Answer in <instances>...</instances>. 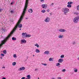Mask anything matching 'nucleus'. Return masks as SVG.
<instances>
[{"instance_id":"nucleus-10","label":"nucleus","mask_w":79,"mask_h":79,"mask_svg":"<svg viewBox=\"0 0 79 79\" xmlns=\"http://www.w3.org/2000/svg\"><path fill=\"white\" fill-rule=\"evenodd\" d=\"M64 37L63 35H62L61 34V35H59L58 36V37L59 39H62Z\"/></svg>"},{"instance_id":"nucleus-4","label":"nucleus","mask_w":79,"mask_h":79,"mask_svg":"<svg viewBox=\"0 0 79 79\" xmlns=\"http://www.w3.org/2000/svg\"><path fill=\"white\" fill-rule=\"evenodd\" d=\"M50 21V19L49 17H46L45 19H44V21L46 23H49Z\"/></svg>"},{"instance_id":"nucleus-50","label":"nucleus","mask_w":79,"mask_h":79,"mask_svg":"<svg viewBox=\"0 0 79 79\" xmlns=\"http://www.w3.org/2000/svg\"><path fill=\"white\" fill-rule=\"evenodd\" d=\"M35 56L34 55H33V56Z\"/></svg>"},{"instance_id":"nucleus-39","label":"nucleus","mask_w":79,"mask_h":79,"mask_svg":"<svg viewBox=\"0 0 79 79\" xmlns=\"http://www.w3.org/2000/svg\"><path fill=\"white\" fill-rule=\"evenodd\" d=\"M38 70V69H35V71H37Z\"/></svg>"},{"instance_id":"nucleus-45","label":"nucleus","mask_w":79,"mask_h":79,"mask_svg":"<svg viewBox=\"0 0 79 79\" xmlns=\"http://www.w3.org/2000/svg\"><path fill=\"white\" fill-rule=\"evenodd\" d=\"M52 79H55V78H52Z\"/></svg>"},{"instance_id":"nucleus-46","label":"nucleus","mask_w":79,"mask_h":79,"mask_svg":"<svg viewBox=\"0 0 79 79\" xmlns=\"http://www.w3.org/2000/svg\"><path fill=\"white\" fill-rule=\"evenodd\" d=\"M3 59V58L2 57H1V59L2 60Z\"/></svg>"},{"instance_id":"nucleus-42","label":"nucleus","mask_w":79,"mask_h":79,"mask_svg":"<svg viewBox=\"0 0 79 79\" xmlns=\"http://www.w3.org/2000/svg\"><path fill=\"white\" fill-rule=\"evenodd\" d=\"M2 9H0V13L2 12Z\"/></svg>"},{"instance_id":"nucleus-48","label":"nucleus","mask_w":79,"mask_h":79,"mask_svg":"<svg viewBox=\"0 0 79 79\" xmlns=\"http://www.w3.org/2000/svg\"><path fill=\"white\" fill-rule=\"evenodd\" d=\"M77 60H79V57L77 58Z\"/></svg>"},{"instance_id":"nucleus-49","label":"nucleus","mask_w":79,"mask_h":79,"mask_svg":"<svg viewBox=\"0 0 79 79\" xmlns=\"http://www.w3.org/2000/svg\"><path fill=\"white\" fill-rule=\"evenodd\" d=\"M19 30H20H20H21V28H20Z\"/></svg>"},{"instance_id":"nucleus-2","label":"nucleus","mask_w":79,"mask_h":79,"mask_svg":"<svg viewBox=\"0 0 79 79\" xmlns=\"http://www.w3.org/2000/svg\"><path fill=\"white\" fill-rule=\"evenodd\" d=\"M62 11L63 12L64 14H66L69 11V10L67 8L64 7L62 9Z\"/></svg>"},{"instance_id":"nucleus-51","label":"nucleus","mask_w":79,"mask_h":79,"mask_svg":"<svg viewBox=\"0 0 79 79\" xmlns=\"http://www.w3.org/2000/svg\"><path fill=\"white\" fill-rule=\"evenodd\" d=\"M3 68H5V67H4Z\"/></svg>"},{"instance_id":"nucleus-25","label":"nucleus","mask_w":79,"mask_h":79,"mask_svg":"<svg viewBox=\"0 0 79 79\" xmlns=\"http://www.w3.org/2000/svg\"><path fill=\"white\" fill-rule=\"evenodd\" d=\"M16 64V62H14L12 63L13 66H15Z\"/></svg>"},{"instance_id":"nucleus-9","label":"nucleus","mask_w":79,"mask_h":79,"mask_svg":"<svg viewBox=\"0 0 79 79\" xmlns=\"http://www.w3.org/2000/svg\"><path fill=\"white\" fill-rule=\"evenodd\" d=\"M63 58L59 59L58 60V62L59 63H62V62H63Z\"/></svg>"},{"instance_id":"nucleus-15","label":"nucleus","mask_w":79,"mask_h":79,"mask_svg":"<svg viewBox=\"0 0 79 79\" xmlns=\"http://www.w3.org/2000/svg\"><path fill=\"white\" fill-rule=\"evenodd\" d=\"M31 37V35H30V34H28L27 35V34H26V37Z\"/></svg>"},{"instance_id":"nucleus-33","label":"nucleus","mask_w":79,"mask_h":79,"mask_svg":"<svg viewBox=\"0 0 79 79\" xmlns=\"http://www.w3.org/2000/svg\"><path fill=\"white\" fill-rule=\"evenodd\" d=\"M66 71V69H64L62 70V72H64Z\"/></svg>"},{"instance_id":"nucleus-22","label":"nucleus","mask_w":79,"mask_h":79,"mask_svg":"<svg viewBox=\"0 0 79 79\" xmlns=\"http://www.w3.org/2000/svg\"><path fill=\"white\" fill-rule=\"evenodd\" d=\"M13 57L15 58H17V56H16V54H14L13 55Z\"/></svg>"},{"instance_id":"nucleus-26","label":"nucleus","mask_w":79,"mask_h":79,"mask_svg":"<svg viewBox=\"0 0 79 79\" xmlns=\"http://www.w3.org/2000/svg\"><path fill=\"white\" fill-rule=\"evenodd\" d=\"M64 55H62L60 56L61 58H64Z\"/></svg>"},{"instance_id":"nucleus-40","label":"nucleus","mask_w":79,"mask_h":79,"mask_svg":"<svg viewBox=\"0 0 79 79\" xmlns=\"http://www.w3.org/2000/svg\"><path fill=\"white\" fill-rule=\"evenodd\" d=\"M52 5H53V3H52L51 4V6H52Z\"/></svg>"},{"instance_id":"nucleus-1","label":"nucleus","mask_w":79,"mask_h":79,"mask_svg":"<svg viewBox=\"0 0 79 79\" xmlns=\"http://www.w3.org/2000/svg\"><path fill=\"white\" fill-rule=\"evenodd\" d=\"M29 2V0H26L24 8V9L23 12L22 14V15L21 16L19 20L18 23L16 24V26L13 29V30H12L11 32L8 35L6 39H5L4 40L2 41L1 44H0V48L2 46L3 44H4L7 40H8V38H10V36L12 34H13V32L15 31L16 29V28L18 27V26L19 28H21L23 26V25L22 24H20V23H21V20H22V19L23 18L24 16V14H25V12L26 10V9L27 7V5H28V2Z\"/></svg>"},{"instance_id":"nucleus-6","label":"nucleus","mask_w":79,"mask_h":79,"mask_svg":"<svg viewBox=\"0 0 79 79\" xmlns=\"http://www.w3.org/2000/svg\"><path fill=\"white\" fill-rule=\"evenodd\" d=\"M20 43L21 44H26V40L24 39L21 40L20 41Z\"/></svg>"},{"instance_id":"nucleus-8","label":"nucleus","mask_w":79,"mask_h":79,"mask_svg":"<svg viewBox=\"0 0 79 79\" xmlns=\"http://www.w3.org/2000/svg\"><path fill=\"white\" fill-rule=\"evenodd\" d=\"M24 69H25V67H22L20 68L18 70L20 71H24Z\"/></svg>"},{"instance_id":"nucleus-17","label":"nucleus","mask_w":79,"mask_h":79,"mask_svg":"<svg viewBox=\"0 0 79 79\" xmlns=\"http://www.w3.org/2000/svg\"><path fill=\"white\" fill-rule=\"evenodd\" d=\"M73 71L75 73H77V68H75L74 69Z\"/></svg>"},{"instance_id":"nucleus-24","label":"nucleus","mask_w":79,"mask_h":79,"mask_svg":"<svg viewBox=\"0 0 79 79\" xmlns=\"http://www.w3.org/2000/svg\"><path fill=\"white\" fill-rule=\"evenodd\" d=\"M77 10L78 11H79V5H78L77 6Z\"/></svg>"},{"instance_id":"nucleus-47","label":"nucleus","mask_w":79,"mask_h":79,"mask_svg":"<svg viewBox=\"0 0 79 79\" xmlns=\"http://www.w3.org/2000/svg\"><path fill=\"white\" fill-rule=\"evenodd\" d=\"M26 19H28V18H26Z\"/></svg>"},{"instance_id":"nucleus-31","label":"nucleus","mask_w":79,"mask_h":79,"mask_svg":"<svg viewBox=\"0 0 79 79\" xmlns=\"http://www.w3.org/2000/svg\"><path fill=\"white\" fill-rule=\"evenodd\" d=\"M1 56H2V57H3L5 56V55H4L2 53L1 55Z\"/></svg>"},{"instance_id":"nucleus-27","label":"nucleus","mask_w":79,"mask_h":79,"mask_svg":"<svg viewBox=\"0 0 79 79\" xmlns=\"http://www.w3.org/2000/svg\"><path fill=\"white\" fill-rule=\"evenodd\" d=\"M12 39L13 40H16V38H14V37H13Z\"/></svg>"},{"instance_id":"nucleus-23","label":"nucleus","mask_w":79,"mask_h":79,"mask_svg":"<svg viewBox=\"0 0 79 79\" xmlns=\"http://www.w3.org/2000/svg\"><path fill=\"white\" fill-rule=\"evenodd\" d=\"M4 54H6V50H4L3 51Z\"/></svg>"},{"instance_id":"nucleus-43","label":"nucleus","mask_w":79,"mask_h":79,"mask_svg":"<svg viewBox=\"0 0 79 79\" xmlns=\"http://www.w3.org/2000/svg\"><path fill=\"white\" fill-rule=\"evenodd\" d=\"M2 79H6V78L5 77H3L2 78Z\"/></svg>"},{"instance_id":"nucleus-38","label":"nucleus","mask_w":79,"mask_h":79,"mask_svg":"<svg viewBox=\"0 0 79 79\" xmlns=\"http://www.w3.org/2000/svg\"><path fill=\"white\" fill-rule=\"evenodd\" d=\"M21 79H25V77H22Z\"/></svg>"},{"instance_id":"nucleus-7","label":"nucleus","mask_w":79,"mask_h":79,"mask_svg":"<svg viewBox=\"0 0 79 79\" xmlns=\"http://www.w3.org/2000/svg\"><path fill=\"white\" fill-rule=\"evenodd\" d=\"M47 4H43L41 5V6L43 8L46 9L47 8Z\"/></svg>"},{"instance_id":"nucleus-32","label":"nucleus","mask_w":79,"mask_h":79,"mask_svg":"<svg viewBox=\"0 0 79 79\" xmlns=\"http://www.w3.org/2000/svg\"><path fill=\"white\" fill-rule=\"evenodd\" d=\"M72 44H73V45H75V44H76V42L75 41H73L72 42Z\"/></svg>"},{"instance_id":"nucleus-34","label":"nucleus","mask_w":79,"mask_h":79,"mask_svg":"<svg viewBox=\"0 0 79 79\" xmlns=\"http://www.w3.org/2000/svg\"><path fill=\"white\" fill-rule=\"evenodd\" d=\"M10 13H12V14H13V13H14V11L13 10H11L10 11Z\"/></svg>"},{"instance_id":"nucleus-37","label":"nucleus","mask_w":79,"mask_h":79,"mask_svg":"<svg viewBox=\"0 0 79 79\" xmlns=\"http://www.w3.org/2000/svg\"><path fill=\"white\" fill-rule=\"evenodd\" d=\"M57 79H61V77H58Z\"/></svg>"},{"instance_id":"nucleus-18","label":"nucleus","mask_w":79,"mask_h":79,"mask_svg":"<svg viewBox=\"0 0 79 79\" xmlns=\"http://www.w3.org/2000/svg\"><path fill=\"white\" fill-rule=\"evenodd\" d=\"M53 60V58H50L49 59V61H52Z\"/></svg>"},{"instance_id":"nucleus-36","label":"nucleus","mask_w":79,"mask_h":79,"mask_svg":"<svg viewBox=\"0 0 79 79\" xmlns=\"http://www.w3.org/2000/svg\"><path fill=\"white\" fill-rule=\"evenodd\" d=\"M46 10L47 11V12H48L50 11V10L49 9H48Z\"/></svg>"},{"instance_id":"nucleus-16","label":"nucleus","mask_w":79,"mask_h":79,"mask_svg":"<svg viewBox=\"0 0 79 79\" xmlns=\"http://www.w3.org/2000/svg\"><path fill=\"white\" fill-rule=\"evenodd\" d=\"M32 11H33L31 9H30L28 10V12L30 13H32Z\"/></svg>"},{"instance_id":"nucleus-11","label":"nucleus","mask_w":79,"mask_h":79,"mask_svg":"<svg viewBox=\"0 0 79 79\" xmlns=\"http://www.w3.org/2000/svg\"><path fill=\"white\" fill-rule=\"evenodd\" d=\"M26 34H27L26 33V32L24 33V32H23L22 33V37H26Z\"/></svg>"},{"instance_id":"nucleus-35","label":"nucleus","mask_w":79,"mask_h":79,"mask_svg":"<svg viewBox=\"0 0 79 79\" xmlns=\"http://www.w3.org/2000/svg\"><path fill=\"white\" fill-rule=\"evenodd\" d=\"M41 2H42V3H44V0H40Z\"/></svg>"},{"instance_id":"nucleus-19","label":"nucleus","mask_w":79,"mask_h":79,"mask_svg":"<svg viewBox=\"0 0 79 79\" xmlns=\"http://www.w3.org/2000/svg\"><path fill=\"white\" fill-rule=\"evenodd\" d=\"M27 77L28 79H31V75H27Z\"/></svg>"},{"instance_id":"nucleus-41","label":"nucleus","mask_w":79,"mask_h":79,"mask_svg":"<svg viewBox=\"0 0 79 79\" xmlns=\"http://www.w3.org/2000/svg\"><path fill=\"white\" fill-rule=\"evenodd\" d=\"M75 15H77V14H78L76 12L75 13Z\"/></svg>"},{"instance_id":"nucleus-14","label":"nucleus","mask_w":79,"mask_h":79,"mask_svg":"<svg viewBox=\"0 0 79 79\" xmlns=\"http://www.w3.org/2000/svg\"><path fill=\"white\" fill-rule=\"evenodd\" d=\"M35 47H36L37 48H39V47H40V46L39 44H37V43L35 44Z\"/></svg>"},{"instance_id":"nucleus-21","label":"nucleus","mask_w":79,"mask_h":79,"mask_svg":"<svg viewBox=\"0 0 79 79\" xmlns=\"http://www.w3.org/2000/svg\"><path fill=\"white\" fill-rule=\"evenodd\" d=\"M71 6H72L71 5L69 4L67 6V7L68 8H71Z\"/></svg>"},{"instance_id":"nucleus-3","label":"nucleus","mask_w":79,"mask_h":79,"mask_svg":"<svg viewBox=\"0 0 79 79\" xmlns=\"http://www.w3.org/2000/svg\"><path fill=\"white\" fill-rule=\"evenodd\" d=\"M79 16H77L73 20V23H77L79 21Z\"/></svg>"},{"instance_id":"nucleus-13","label":"nucleus","mask_w":79,"mask_h":79,"mask_svg":"<svg viewBox=\"0 0 79 79\" xmlns=\"http://www.w3.org/2000/svg\"><path fill=\"white\" fill-rule=\"evenodd\" d=\"M35 52L36 53H39L40 52V50H39V49L36 48L35 50Z\"/></svg>"},{"instance_id":"nucleus-44","label":"nucleus","mask_w":79,"mask_h":79,"mask_svg":"<svg viewBox=\"0 0 79 79\" xmlns=\"http://www.w3.org/2000/svg\"><path fill=\"white\" fill-rule=\"evenodd\" d=\"M13 2H11V4L12 5H13Z\"/></svg>"},{"instance_id":"nucleus-12","label":"nucleus","mask_w":79,"mask_h":79,"mask_svg":"<svg viewBox=\"0 0 79 79\" xmlns=\"http://www.w3.org/2000/svg\"><path fill=\"white\" fill-rule=\"evenodd\" d=\"M50 54V52L48 51H46L44 52V54H45V55H48V54Z\"/></svg>"},{"instance_id":"nucleus-20","label":"nucleus","mask_w":79,"mask_h":79,"mask_svg":"<svg viewBox=\"0 0 79 79\" xmlns=\"http://www.w3.org/2000/svg\"><path fill=\"white\" fill-rule=\"evenodd\" d=\"M73 2H69L67 3L68 5H71V4H73Z\"/></svg>"},{"instance_id":"nucleus-28","label":"nucleus","mask_w":79,"mask_h":79,"mask_svg":"<svg viewBox=\"0 0 79 79\" xmlns=\"http://www.w3.org/2000/svg\"><path fill=\"white\" fill-rule=\"evenodd\" d=\"M60 63H57L56 64V66H60Z\"/></svg>"},{"instance_id":"nucleus-30","label":"nucleus","mask_w":79,"mask_h":79,"mask_svg":"<svg viewBox=\"0 0 79 79\" xmlns=\"http://www.w3.org/2000/svg\"><path fill=\"white\" fill-rule=\"evenodd\" d=\"M43 65H44V66H47V64H43V63H41Z\"/></svg>"},{"instance_id":"nucleus-29","label":"nucleus","mask_w":79,"mask_h":79,"mask_svg":"<svg viewBox=\"0 0 79 79\" xmlns=\"http://www.w3.org/2000/svg\"><path fill=\"white\" fill-rule=\"evenodd\" d=\"M41 12L43 13H45V10H42Z\"/></svg>"},{"instance_id":"nucleus-5","label":"nucleus","mask_w":79,"mask_h":79,"mask_svg":"<svg viewBox=\"0 0 79 79\" xmlns=\"http://www.w3.org/2000/svg\"><path fill=\"white\" fill-rule=\"evenodd\" d=\"M66 30L65 29H63L62 28H60L59 30V31L60 32H65Z\"/></svg>"}]
</instances>
